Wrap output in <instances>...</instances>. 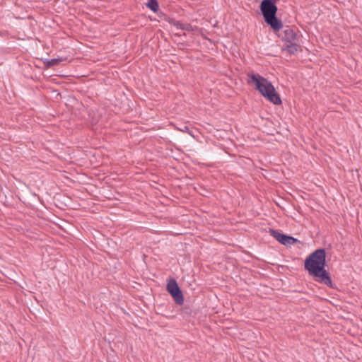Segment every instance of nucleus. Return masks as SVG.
Here are the masks:
<instances>
[{"label":"nucleus","instance_id":"1","mask_svg":"<svg viewBox=\"0 0 362 362\" xmlns=\"http://www.w3.org/2000/svg\"><path fill=\"white\" fill-rule=\"evenodd\" d=\"M325 251L323 249L316 250L305 260V269L309 275L316 281L332 286V280L325 267Z\"/></svg>","mask_w":362,"mask_h":362},{"label":"nucleus","instance_id":"2","mask_svg":"<svg viewBox=\"0 0 362 362\" xmlns=\"http://www.w3.org/2000/svg\"><path fill=\"white\" fill-rule=\"evenodd\" d=\"M250 83L270 103L276 105L282 103L279 94L275 90L274 86L266 78L258 74L250 75Z\"/></svg>","mask_w":362,"mask_h":362},{"label":"nucleus","instance_id":"3","mask_svg":"<svg viewBox=\"0 0 362 362\" xmlns=\"http://www.w3.org/2000/svg\"><path fill=\"white\" fill-rule=\"evenodd\" d=\"M261 10L264 20L274 30L278 31L282 28L281 22L276 17V6L270 0H264L261 4Z\"/></svg>","mask_w":362,"mask_h":362},{"label":"nucleus","instance_id":"4","mask_svg":"<svg viewBox=\"0 0 362 362\" xmlns=\"http://www.w3.org/2000/svg\"><path fill=\"white\" fill-rule=\"evenodd\" d=\"M167 290L171 294L177 304H183V295L175 280H172L168 283Z\"/></svg>","mask_w":362,"mask_h":362},{"label":"nucleus","instance_id":"5","mask_svg":"<svg viewBox=\"0 0 362 362\" xmlns=\"http://www.w3.org/2000/svg\"><path fill=\"white\" fill-rule=\"evenodd\" d=\"M270 234L280 243L285 245H290L294 244L297 240L291 236H288L279 233L277 230H271Z\"/></svg>","mask_w":362,"mask_h":362},{"label":"nucleus","instance_id":"6","mask_svg":"<svg viewBox=\"0 0 362 362\" xmlns=\"http://www.w3.org/2000/svg\"><path fill=\"white\" fill-rule=\"evenodd\" d=\"M174 26L177 29H180L182 30H187V31H193L194 28L192 25L187 23H182L181 21H175L174 23Z\"/></svg>","mask_w":362,"mask_h":362},{"label":"nucleus","instance_id":"7","mask_svg":"<svg viewBox=\"0 0 362 362\" xmlns=\"http://www.w3.org/2000/svg\"><path fill=\"white\" fill-rule=\"evenodd\" d=\"M284 50H286L290 54H296L300 50V46L296 43H290L286 45Z\"/></svg>","mask_w":362,"mask_h":362},{"label":"nucleus","instance_id":"8","mask_svg":"<svg viewBox=\"0 0 362 362\" xmlns=\"http://www.w3.org/2000/svg\"><path fill=\"white\" fill-rule=\"evenodd\" d=\"M146 6L153 12H157L159 8V6L156 0H149L146 4Z\"/></svg>","mask_w":362,"mask_h":362},{"label":"nucleus","instance_id":"9","mask_svg":"<svg viewBox=\"0 0 362 362\" xmlns=\"http://www.w3.org/2000/svg\"><path fill=\"white\" fill-rule=\"evenodd\" d=\"M285 35L289 40L295 41L297 39V34L291 29L286 30Z\"/></svg>","mask_w":362,"mask_h":362},{"label":"nucleus","instance_id":"10","mask_svg":"<svg viewBox=\"0 0 362 362\" xmlns=\"http://www.w3.org/2000/svg\"><path fill=\"white\" fill-rule=\"evenodd\" d=\"M57 59H52L50 64L54 65L57 64Z\"/></svg>","mask_w":362,"mask_h":362},{"label":"nucleus","instance_id":"11","mask_svg":"<svg viewBox=\"0 0 362 362\" xmlns=\"http://www.w3.org/2000/svg\"><path fill=\"white\" fill-rule=\"evenodd\" d=\"M187 130H188V127H185L183 129H182V132H186Z\"/></svg>","mask_w":362,"mask_h":362}]
</instances>
